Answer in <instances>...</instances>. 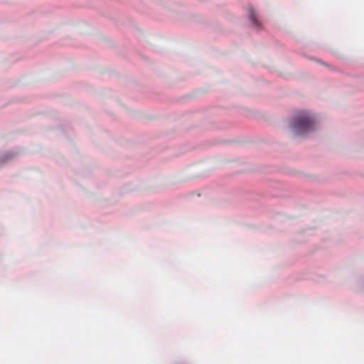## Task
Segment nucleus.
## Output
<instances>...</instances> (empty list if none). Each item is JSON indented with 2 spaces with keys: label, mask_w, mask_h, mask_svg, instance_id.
I'll list each match as a JSON object with an SVG mask.
<instances>
[{
  "label": "nucleus",
  "mask_w": 364,
  "mask_h": 364,
  "mask_svg": "<svg viewBox=\"0 0 364 364\" xmlns=\"http://www.w3.org/2000/svg\"><path fill=\"white\" fill-rule=\"evenodd\" d=\"M291 127L295 134L300 135L311 131L314 127V122L306 112H302L294 119Z\"/></svg>",
  "instance_id": "nucleus-1"
},
{
  "label": "nucleus",
  "mask_w": 364,
  "mask_h": 364,
  "mask_svg": "<svg viewBox=\"0 0 364 364\" xmlns=\"http://www.w3.org/2000/svg\"><path fill=\"white\" fill-rule=\"evenodd\" d=\"M354 289L357 291H364V274H361L356 280Z\"/></svg>",
  "instance_id": "nucleus-2"
},
{
  "label": "nucleus",
  "mask_w": 364,
  "mask_h": 364,
  "mask_svg": "<svg viewBox=\"0 0 364 364\" xmlns=\"http://www.w3.org/2000/svg\"><path fill=\"white\" fill-rule=\"evenodd\" d=\"M249 16L250 19L252 21V24L255 26H259V23L256 19L255 15L254 14V11L252 8H250L249 9Z\"/></svg>",
  "instance_id": "nucleus-3"
}]
</instances>
